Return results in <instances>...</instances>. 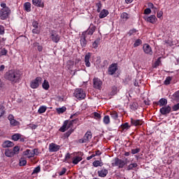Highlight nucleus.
I'll return each mask as SVG.
<instances>
[{"label": "nucleus", "instance_id": "nucleus-1", "mask_svg": "<svg viewBox=\"0 0 179 179\" xmlns=\"http://www.w3.org/2000/svg\"><path fill=\"white\" fill-rule=\"evenodd\" d=\"M5 78L11 83H17L20 79V73L16 70H10L6 73Z\"/></svg>", "mask_w": 179, "mask_h": 179}, {"label": "nucleus", "instance_id": "nucleus-52", "mask_svg": "<svg viewBox=\"0 0 179 179\" xmlns=\"http://www.w3.org/2000/svg\"><path fill=\"white\" fill-rule=\"evenodd\" d=\"M141 152V148L131 149V155H136Z\"/></svg>", "mask_w": 179, "mask_h": 179}, {"label": "nucleus", "instance_id": "nucleus-41", "mask_svg": "<svg viewBox=\"0 0 179 179\" xmlns=\"http://www.w3.org/2000/svg\"><path fill=\"white\" fill-rule=\"evenodd\" d=\"M40 171H41V167H40V166H38L36 168H34V169L32 172V175L33 174H38V173H40Z\"/></svg>", "mask_w": 179, "mask_h": 179}, {"label": "nucleus", "instance_id": "nucleus-48", "mask_svg": "<svg viewBox=\"0 0 179 179\" xmlns=\"http://www.w3.org/2000/svg\"><path fill=\"white\" fill-rule=\"evenodd\" d=\"M141 44H142V40L137 39L134 44V47H139Z\"/></svg>", "mask_w": 179, "mask_h": 179}, {"label": "nucleus", "instance_id": "nucleus-62", "mask_svg": "<svg viewBox=\"0 0 179 179\" xmlns=\"http://www.w3.org/2000/svg\"><path fill=\"white\" fill-rule=\"evenodd\" d=\"M162 16H163V11H159L157 14V17H158V19H160Z\"/></svg>", "mask_w": 179, "mask_h": 179}, {"label": "nucleus", "instance_id": "nucleus-7", "mask_svg": "<svg viewBox=\"0 0 179 179\" xmlns=\"http://www.w3.org/2000/svg\"><path fill=\"white\" fill-rule=\"evenodd\" d=\"M113 166L118 167V169H124L125 166V161L120 159V158L116 157L115 159V162L112 164Z\"/></svg>", "mask_w": 179, "mask_h": 179}, {"label": "nucleus", "instance_id": "nucleus-58", "mask_svg": "<svg viewBox=\"0 0 179 179\" xmlns=\"http://www.w3.org/2000/svg\"><path fill=\"white\" fill-rule=\"evenodd\" d=\"M145 15H150L152 13V10L150 8H145L144 10Z\"/></svg>", "mask_w": 179, "mask_h": 179}, {"label": "nucleus", "instance_id": "nucleus-14", "mask_svg": "<svg viewBox=\"0 0 179 179\" xmlns=\"http://www.w3.org/2000/svg\"><path fill=\"white\" fill-rule=\"evenodd\" d=\"M93 83L94 89H101V85H103V82H101V80H100L99 78H94Z\"/></svg>", "mask_w": 179, "mask_h": 179}, {"label": "nucleus", "instance_id": "nucleus-19", "mask_svg": "<svg viewBox=\"0 0 179 179\" xmlns=\"http://www.w3.org/2000/svg\"><path fill=\"white\" fill-rule=\"evenodd\" d=\"M24 156H27L28 159H31V157H34V152L31 150H27L23 152Z\"/></svg>", "mask_w": 179, "mask_h": 179}, {"label": "nucleus", "instance_id": "nucleus-22", "mask_svg": "<svg viewBox=\"0 0 179 179\" xmlns=\"http://www.w3.org/2000/svg\"><path fill=\"white\" fill-rule=\"evenodd\" d=\"M69 122V120H65L64 122L62 127L59 129V131H60V132H65V131H66L67 129H69V128H68Z\"/></svg>", "mask_w": 179, "mask_h": 179}, {"label": "nucleus", "instance_id": "nucleus-44", "mask_svg": "<svg viewBox=\"0 0 179 179\" xmlns=\"http://www.w3.org/2000/svg\"><path fill=\"white\" fill-rule=\"evenodd\" d=\"M10 124L13 127H17V125H19V122L17 121L16 120L13 119V120L10 121Z\"/></svg>", "mask_w": 179, "mask_h": 179}, {"label": "nucleus", "instance_id": "nucleus-43", "mask_svg": "<svg viewBox=\"0 0 179 179\" xmlns=\"http://www.w3.org/2000/svg\"><path fill=\"white\" fill-rule=\"evenodd\" d=\"M96 6L97 8L96 9V12H98V13H100L101 12V7L103 6V5L101 4V2H99L96 4Z\"/></svg>", "mask_w": 179, "mask_h": 179}, {"label": "nucleus", "instance_id": "nucleus-35", "mask_svg": "<svg viewBox=\"0 0 179 179\" xmlns=\"http://www.w3.org/2000/svg\"><path fill=\"white\" fill-rule=\"evenodd\" d=\"M69 159H71V155H70L69 152H68V153H66V155H65L64 162L65 163H69V164L72 163V162H71V161L69 160Z\"/></svg>", "mask_w": 179, "mask_h": 179}, {"label": "nucleus", "instance_id": "nucleus-39", "mask_svg": "<svg viewBox=\"0 0 179 179\" xmlns=\"http://www.w3.org/2000/svg\"><path fill=\"white\" fill-rule=\"evenodd\" d=\"M4 114H5V106H3V105H0V118H2Z\"/></svg>", "mask_w": 179, "mask_h": 179}, {"label": "nucleus", "instance_id": "nucleus-60", "mask_svg": "<svg viewBox=\"0 0 179 179\" xmlns=\"http://www.w3.org/2000/svg\"><path fill=\"white\" fill-rule=\"evenodd\" d=\"M32 26H33V27H34V29H38V22L34 21L32 22Z\"/></svg>", "mask_w": 179, "mask_h": 179}, {"label": "nucleus", "instance_id": "nucleus-42", "mask_svg": "<svg viewBox=\"0 0 179 179\" xmlns=\"http://www.w3.org/2000/svg\"><path fill=\"white\" fill-rule=\"evenodd\" d=\"M27 164V161L24 158H20V166H24Z\"/></svg>", "mask_w": 179, "mask_h": 179}, {"label": "nucleus", "instance_id": "nucleus-59", "mask_svg": "<svg viewBox=\"0 0 179 179\" xmlns=\"http://www.w3.org/2000/svg\"><path fill=\"white\" fill-rule=\"evenodd\" d=\"M0 6L2 8L1 9H5V10L10 9V8H9V7L6 6V3H1L0 4Z\"/></svg>", "mask_w": 179, "mask_h": 179}, {"label": "nucleus", "instance_id": "nucleus-34", "mask_svg": "<svg viewBox=\"0 0 179 179\" xmlns=\"http://www.w3.org/2000/svg\"><path fill=\"white\" fill-rule=\"evenodd\" d=\"M45 111H47V106H41L38 110V114H44Z\"/></svg>", "mask_w": 179, "mask_h": 179}, {"label": "nucleus", "instance_id": "nucleus-23", "mask_svg": "<svg viewBox=\"0 0 179 179\" xmlns=\"http://www.w3.org/2000/svg\"><path fill=\"white\" fill-rule=\"evenodd\" d=\"M99 19H104V17H107L108 16V10L106 9H103L101 12H99Z\"/></svg>", "mask_w": 179, "mask_h": 179}, {"label": "nucleus", "instance_id": "nucleus-31", "mask_svg": "<svg viewBox=\"0 0 179 179\" xmlns=\"http://www.w3.org/2000/svg\"><path fill=\"white\" fill-rule=\"evenodd\" d=\"M56 111L57 114H64L66 111V107L62 106V108H57Z\"/></svg>", "mask_w": 179, "mask_h": 179}, {"label": "nucleus", "instance_id": "nucleus-13", "mask_svg": "<svg viewBox=\"0 0 179 179\" xmlns=\"http://www.w3.org/2000/svg\"><path fill=\"white\" fill-rule=\"evenodd\" d=\"M153 105L156 106H159V107H164V106H167V99L162 98L159 101H154Z\"/></svg>", "mask_w": 179, "mask_h": 179}, {"label": "nucleus", "instance_id": "nucleus-3", "mask_svg": "<svg viewBox=\"0 0 179 179\" xmlns=\"http://www.w3.org/2000/svg\"><path fill=\"white\" fill-rule=\"evenodd\" d=\"M92 138V131H87L83 138L78 140V143H89Z\"/></svg>", "mask_w": 179, "mask_h": 179}, {"label": "nucleus", "instance_id": "nucleus-17", "mask_svg": "<svg viewBox=\"0 0 179 179\" xmlns=\"http://www.w3.org/2000/svg\"><path fill=\"white\" fill-rule=\"evenodd\" d=\"M90 58H92V53L88 52L87 55L85 56V66L87 68H90L92 66V64H90Z\"/></svg>", "mask_w": 179, "mask_h": 179}, {"label": "nucleus", "instance_id": "nucleus-4", "mask_svg": "<svg viewBox=\"0 0 179 179\" xmlns=\"http://www.w3.org/2000/svg\"><path fill=\"white\" fill-rule=\"evenodd\" d=\"M50 38L53 41V43H59L61 40V36L58 34V32L55 30H52L50 31Z\"/></svg>", "mask_w": 179, "mask_h": 179}, {"label": "nucleus", "instance_id": "nucleus-9", "mask_svg": "<svg viewBox=\"0 0 179 179\" xmlns=\"http://www.w3.org/2000/svg\"><path fill=\"white\" fill-rule=\"evenodd\" d=\"M94 31H96V26L91 24L87 31L83 32V34L87 37V36H93Z\"/></svg>", "mask_w": 179, "mask_h": 179}, {"label": "nucleus", "instance_id": "nucleus-29", "mask_svg": "<svg viewBox=\"0 0 179 179\" xmlns=\"http://www.w3.org/2000/svg\"><path fill=\"white\" fill-rule=\"evenodd\" d=\"M136 167H138V164L137 163H132V164H130L127 167V171H131V170H135V169H136Z\"/></svg>", "mask_w": 179, "mask_h": 179}, {"label": "nucleus", "instance_id": "nucleus-8", "mask_svg": "<svg viewBox=\"0 0 179 179\" xmlns=\"http://www.w3.org/2000/svg\"><path fill=\"white\" fill-rule=\"evenodd\" d=\"M118 70V66L117 64L114 63L109 66V68L108 69V75H114L115 72Z\"/></svg>", "mask_w": 179, "mask_h": 179}, {"label": "nucleus", "instance_id": "nucleus-32", "mask_svg": "<svg viewBox=\"0 0 179 179\" xmlns=\"http://www.w3.org/2000/svg\"><path fill=\"white\" fill-rule=\"evenodd\" d=\"M20 136H22V134H15L12 136L11 139L14 141L15 142H17L19 139H20Z\"/></svg>", "mask_w": 179, "mask_h": 179}, {"label": "nucleus", "instance_id": "nucleus-37", "mask_svg": "<svg viewBox=\"0 0 179 179\" xmlns=\"http://www.w3.org/2000/svg\"><path fill=\"white\" fill-rule=\"evenodd\" d=\"M120 127L122 131H124V129H129V128H131V126H129V123L128 122H125L124 124H122Z\"/></svg>", "mask_w": 179, "mask_h": 179}, {"label": "nucleus", "instance_id": "nucleus-27", "mask_svg": "<svg viewBox=\"0 0 179 179\" xmlns=\"http://www.w3.org/2000/svg\"><path fill=\"white\" fill-rule=\"evenodd\" d=\"M24 9L26 12H31V3L30 2H26L24 3Z\"/></svg>", "mask_w": 179, "mask_h": 179}, {"label": "nucleus", "instance_id": "nucleus-26", "mask_svg": "<svg viewBox=\"0 0 179 179\" xmlns=\"http://www.w3.org/2000/svg\"><path fill=\"white\" fill-rule=\"evenodd\" d=\"M108 174V171L107 169H101L98 171V175L99 177L104 178Z\"/></svg>", "mask_w": 179, "mask_h": 179}, {"label": "nucleus", "instance_id": "nucleus-16", "mask_svg": "<svg viewBox=\"0 0 179 179\" xmlns=\"http://www.w3.org/2000/svg\"><path fill=\"white\" fill-rule=\"evenodd\" d=\"M2 148L6 149V148H13L15 143L9 140L4 141L1 144Z\"/></svg>", "mask_w": 179, "mask_h": 179}, {"label": "nucleus", "instance_id": "nucleus-53", "mask_svg": "<svg viewBox=\"0 0 179 179\" xmlns=\"http://www.w3.org/2000/svg\"><path fill=\"white\" fill-rule=\"evenodd\" d=\"M5 34V27L3 25H0V36Z\"/></svg>", "mask_w": 179, "mask_h": 179}, {"label": "nucleus", "instance_id": "nucleus-55", "mask_svg": "<svg viewBox=\"0 0 179 179\" xmlns=\"http://www.w3.org/2000/svg\"><path fill=\"white\" fill-rule=\"evenodd\" d=\"M121 17L122 19H129V17H128V14L127 13H122V14L121 15Z\"/></svg>", "mask_w": 179, "mask_h": 179}, {"label": "nucleus", "instance_id": "nucleus-54", "mask_svg": "<svg viewBox=\"0 0 179 179\" xmlns=\"http://www.w3.org/2000/svg\"><path fill=\"white\" fill-rule=\"evenodd\" d=\"M172 110H173V111H178V110H179V103H178L177 104L174 105L172 107Z\"/></svg>", "mask_w": 179, "mask_h": 179}, {"label": "nucleus", "instance_id": "nucleus-47", "mask_svg": "<svg viewBox=\"0 0 179 179\" xmlns=\"http://www.w3.org/2000/svg\"><path fill=\"white\" fill-rule=\"evenodd\" d=\"M92 164L94 167H99H99H101V162L99 160L94 161Z\"/></svg>", "mask_w": 179, "mask_h": 179}, {"label": "nucleus", "instance_id": "nucleus-40", "mask_svg": "<svg viewBox=\"0 0 179 179\" xmlns=\"http://www.w3.org/2000/svg\"><path fill=\"white\" fill-rule=\"evenodd\" d=\"M110 117L113 120H117V118H118V113H117L116 111L110 112Z\"/></svg>", "mask_w": 179, "mask_h": 179}, {"label": "nucleus", "instance_id": "nucleus-25", "mask_svg": "<svg viewBox=\"0 0 179 179\" xmlns=\"http://www.w3.org/2000/svg\"><path fill=\"white\" fill-rule=\"evenodd\" d=\"M4 155L6 157H13V156H15V152H13V150L6 149Z\"/></svg>", "mask_w": 179, "mask_h": 179}, {"label": "nucleus", "instance_id": "nucleus-46", "mask_svg": "<svg viewBox=\"0 0 179 179\" xmlns=\"http://www.w3.org/2000/svg\"><path fill=\"white\" fill-rule=\"evenodd\" d=\"M8 54V50L6 48H3L0 51V57H3V55H6Z\"/></svg>", "mask_w": 179, "mask_h": 179}, {"label": "nucleus", "instance_id": "nucleus-50", "mask_svg": "<svg viewBox=\"0 0 179 179\" xmlns=\"http://www.w3.org/2000/svg\"><path fill=\"white\" fill-rule=\"evenodd\" d=\"M65 173H66V168L64 167V168L62 169V171H60L58 173V174H59V176H62L65 174Z\"/></svg>", "mask_w": 179, "mask_h": 179}, {"label": "nucleus", "instance_id": "nucleus-24", "mask_svg": "<svg viewBox=\"0 0 179 179\" xmlns=\"http://www.w3.org/2000/svg\"><path fill=\"white\" fill-rule=\"evenodd\" d=\"M83 159V158H82V157H80V156L73 157L72 158V163H73V164H75V165L78 164V163L80 162H82Z\"/></svg>", "mask_w": 179, "mask_h": 179}, {"label": "nucleus", "instance_id": "nucleus-57", "mask_svg": "<svg viewBox=\"0 0 179 179\" xmlns=\"http://www.w3.org/2000/svg\"><path fill=\"white\" fill-rule=\"evenodd\" d=\"M33 34H40V30L38 28H34L32 29Z\"/></svg>", "mask_w": 179, "mask_h": 179}, {"label": "nucleus", "instance_id": "nucleus-12", "mask_svg": "<svg viewBox=\"0 0 179 179\" xmlns=\"http://www.w3.org/2000/svg\"><path fill=\"white\" fill-rule=\"evenodd\" d=\"M143 19L145 20V22H148L149 23H152V24H155L156 22H157V18L156 17V15H152L150 16H145L143 17Z\"/></svg>", "mask_w": 179, "mask_h": 179}, {"label": "nucleus", "instance_id": "nucleus-2", "mask_svg": "<svg viewBox=\"0 0 179 179\" xmlns=\"http://www.w3.org/2000/svg\"><path fill=\"white\" fill-rule=\"evenodd\" d=\"M73 94L78 100H84V99H86V93H85V91L82 88L76 89Z\"/></svg>", "mask_w": 179, "mask_h": 179}, {"label": "nucleus", "instance_id": "nucleus-30", "mask_svg": "<svg viewBox=\"0 0 179 179\" xmlns=\"http://www.w3.org/2000/svg\"><path fill=\"white\" fill-rule=\"evenodd\" d=\"M42 87L45 90H48L50 89V83L47 80H44Z\"/></svg>", "mask_w": 179, "mask_h": 179}, {"label": "nucleus", "instance_id": "nucleus-10", "mask_svg": "<svg viewBox=\"0 0 179 179\" xmlns=\"http://www.w3.org/2000/svg\"><path fill=\"white\" fill-rule=\"evenodd\" d=\"M60 149H61V145H57L56 143H51L49 145V152H50L51 153L54 152H58V150H59Z\"/></svg>", "mask_w": 179, "mask_h": 179}, {"label": "nucleus", "instance_id": "nucleus-6", "mask_svg": "<svg viewBox=\"0 0 179 179\" xmlns=\"http://www.w3.org/2000/svg\"><path fill=\"white\" fill-rule=\"evenodd\" d=\"M10 15V9H1L0 10V19L1 20H6Z\"/></svg>", "mask_w": 179, "mask_h": 179}, {"label": "nucleus", "instance_id": "nucleus-15", "mask_svg": "<svg viewBox=\"0 0 179 179\" xmlns=\"http://www.w3.org/2000/svg\"><path fill=\"white\" fill-rule=\"evenodd\" d=\"M143 50L145 54H148L149 55H152L153 54V51H152V48L148 43L143 45Z\"/></svg>", "mask_w": 179, "mask_h": 179}, {"label": "nucleus", "instance_id": "nucleus-18", "mask_svg": "<svg viewBox=\"0 0 179 179\" xmlns=\"http://www.w3.org/2000/svg\"><path fill=\"white\" fill-rule=\"evenodd\" d=\"M131 124L134 127H141L143 124V120H134V118H131Z\"/></svg>", "mask_w": 179, "mask_h": 179}, {"label": "nucleus", "instance_id": "nucleus-36", "mask_svg": "<svg viewBox=\"0 0 179 179\" xmlns=\"http://www.w3.org/2000/svg\"><path fill=\"white\" fill-rule=\"evenodd\" d=\"M171 80H173V77L168 76L166 78L164 84L166 85V86H169L170 85Z\"/></svg>", "mask_w": 179, "mask_h": 179}, {"label": "nucleus", "instance_id": "nucleus-56", "mask_svg": "<svg viewBox=\"0 0 179 179\" xmlns=\"http://www.w3.org/2000/svg\"><path fill=\"white\" fill-rule=\"evenodd\" d=\"M111 94H112L113 96H114L115 94H117V87L113 86V87H112Z\"/></svg>", "mask_w": 179, "mask_h": 179}, {"label": "nucleus", "instance_id": "nucleus-64", "mask_svg": "<svg viewBox=\"0 0 179 179\" xmlns=\"http://www.w3.org/2000/svg\"><path fill=\"white\" fill-rule=\"evenodd\" d=\"M148 8H150L151 9H156V7L152 4V3H148Z\"/></svg>", "mask_w": 179, "mask_h": 179}, {"label": "nucleus", "instance_id": "nucleus-51", "mask_svg": "<svg viewBox=\"0 0 179 179\" xmlns=\"http://www.w3.org/2000/svg\"><path fill=\"white\" fill-rule=\"evenodd\" d=\"M136 31H138V30H136V29H130L128 34L129 36H134V34H135L136 33Z\"/></svg>", "mask_w": 179, "mask_h": 179}, {"label": "nucleus", "instance_id": "nucleus-11", "mask_svg": "<svg viewBox=\"0 0 179 179\" xmlns=\"http://www.w3.org/2000/svg\"><path fill=\"white\" fill-rule=\"evenodd\" d=\"M159 113H161L162 115H167V114H170V113H171V106H163L159 109Z\"/></svg>", "mask_w": 179, "mask_h": 179}, {"label": "nucleus", "instance_id": "nucleus-45", "mask_svg": "<svg viewBox=\"0 0 179 179\" xmlns=\"http://www.w3.org/2000/svg\"><path fill=\"white\" fill-rule=\"evenodd\" d=\"M92 115H94V118L95 120H100V118H101V115L97 112L93 113Z\"/></svg>", "mask_w": 179, "mask_h": 179}, {"label": "nucleus", "instance_id": "nucleus-61", "mask_svg": "<svg viewBox=\"0 0 179 179\" xmlns=\"http://www.w3.org/2000/svg\"><path fill=\"white\" fill-rule=\"evenodd\" d=\"M173 97H174L175 99H179V90L176 91L173 94Z\"/></svg>", "mask_w": 179, "mask_h": 179}, {"label": "nucleus", "instance_id": "nucleus-63", "mask_svg": "<svg viewBox=\"0 0 179 179\" xmlns=\"http://www.w3.org/2000/svg\"><path fill=\"white\" fill-rule=\"evenodd\" d=\"M73 126V123L72 120H70L67 124V127L69 129V128H72Z\"/></svg>", "mask_w": 179, "mask_h": 179}, {"label": "nucleus", "instance_id": "nucleus-33", "mask_svg": "<svg viewBox=\"0 0 179 179\" xmlns=\"http://www.w3.org/2000/svg\"><path fill=\"white\" fill-rule=\"evenodd\" d=\"M33 47H37V50L39 52H41V51H43V45H41L38 42L34 43Z\"/></svg>", "mask_w": 179, "mask_h": 179}, {"label": "nucleus", "instance_id": "nucleus-28", "mask_svg": "<svg viewBox=\"0 0 179 179\" xmlns=\"http://www.w3.org/2000/svg\"><path fill=\"white\" fill-rule=\"evenodd\" d=\"M101 39L100 38H97L93 43H92V48H94L96 50L99 45H100V41Z\"/></svg>", "mask_w": 179, "mask_h": 179}, {"label": "nucleus", "instance_id": "nucleus-49", "mask_svg": "<svg viewBox=\"0 0 179 179\" xmlns=\"http://www.w3.org/2000/svg\"><path fill=\"white\" fill-rule=\"evenodd\" d=\"M19 150H20V147L16 145L13 149V153H14V155H16L17 152H19Z\"/></svg>", "mask_w": 179, "mask_h": 179}, {"label": "nucleus", "instance_id": "nucleus-21", "mask_svg": "<svg viewBox=\"0 0 179 179\" xmlns=\"http://www.w3.org/2000/svg\"><path fill=\"white\" fill-rule=\"evenodd\" d=\"M87 37V36L86 35H84L83 34H82L80 37V44L83 48L86 47V45H87V41L86 40Z\"/></svg>", "mask_w": 179, "mask_h": 179}, {"label": "nucleus", "instance_id": "nucleus-38", "mask_svg": "<svg viewBox=\"0 0 179 179\" xmlns=\"http://www.w3.org/2000/svg\"><path fill=\"white\" fill-rule=\"evenodd\" d=\"M103 121L105 125H108V124H110V116L108 115L104 116Z\"/></svg>", "mask_w": 179, "mask_h": 179}, {"label": "nucleus", "instance_id": "nucleus-20", "mask_svg": "<svg viewBox=\"0 0 179 179\" xmlns=\"http://www.w3.org/2000/svg\"><path fill=\"white\" fill-rule=\"evenodd\" d=\"M32 3L37 8H44V3L41 0H32Z\"/></svg>", "mask_w": 179, "mask_h": 179}, {"label": "nucleus", "instance_id": "nucleus-5", "mask_svg": "<svg viewBox=\"0 0 179 179\" xmlns=\"http://www.w3.org/2000/svg\"><path fill=\"white\" fill-rule=\"evenodd\" d=\"M43 82L41 77H36V79L33 80L30 83V87L31 89H37L40 86V83Z\"/></svg>", "mask_w": 179, "mask_h": 179}]
</instances>
